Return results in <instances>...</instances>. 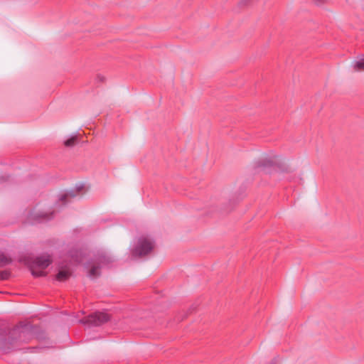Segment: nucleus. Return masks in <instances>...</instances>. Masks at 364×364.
<instances>
[{
  "instance_id": "6ab92c4d",
  "label": "nucleus",
  "mask_w": 364,
  "mask_h": 364,
  "mask_svg": "<svg viewBox=\"0 0 364 364\" xmlns=\"http://www.w3.org/2000/svg\"><path fill=\"white\" fill-rule=\"evenodd\" d=\"M271 364H277V361L276 359H274L272 362H271Z\"/></svg>"
},
{
  "instance_id": "f3484780",
  "label": "nucleus",
  "mask_w": 364,
  "mask_h": 364,
  "mask_svg": "<svg viewBox=\"0 0 364 364\" xmlns=\"http://www.w3.org/2000/svg\"><path fill=\"white\" fill-rule=\"evenodd\" d=\"M327 0H316V3L318 4L325 3Z\"/></svg>"
},
{
  "instance_id": "9d476101",
  "label": "nucleus",
  "mask_w": 364,
  "mask_h": 364,
  "mask_svg": "<svg viewBox=\"0 0 364 364\" xmlns=\"http://www.w3.org/2000/svg\"><path fill=\"white\" fill-rule=\"evenodd\" d=\"M352 69L354 72L364 71V58L353 62Z\"/></svg>"
},
{
  "instance_id": "39448f33",
  "label": "nucleus",
  "mask_w": 364,
  "mask_h": 364,
  "mask_svg": "<svg viewBox=\"0 0 364 364\" xmlns=\"http://www.w3.org/2000/svg\"><path fill=\"white\" fill-rule=\"evenodd\" d=\"M53 211L50 213H36L34 210H31L28 214L27 220L28 223L33 225L44 221H49L53 218Z\"/></svg>"
},
{
  "instance_id": "a211bd4d",
  "label": "nucleus",
  "mask_w": 364,
  "mask_h": 364,
  "mask_svg": "<svg viewBox=\"0 0 364 364\" xmlns=\"http://www.w3.org/2000/svg\"><path fill=\"white\" fill-rule=\"evenodd\" d=\"M37 348H38V347H31V348H28V350H29L31 352H33V350Z\"/></svg>"
},
{
  "instance_id": "6e6552de",
  "label": "nucleus",
  "mask_w": 364,
  "mask_h": 364,
  "mask_svg": "<svg viewBox=\"0 0 364 364\" xmlns=\"http://www.w3.org/2000/svg\"><path fill=\"white\" fill-rule=\"evenodd\" d=\"M70 274L71 272L68 269H60L56 274V279L60 282H64L70 277Z\"/></svg>"
},
{
  "instance_id": "dca6fc26",
  "label": "nucleus",
  "mask_w": 364,
  "mask_h": 364,
  "mask_svg": "<svg viewBox=\"0 0 364 364\" xmlns=\"http://www.w3.org/2000/svg\"><path fill=\"white\" fill-rule=\"evenodd\" d=\"M97 80L101 82H104L105 80V77L102 75H98Z\"/></svg>"
},
{
  "instance_id": "7ed1b4c3",
  "label": "nucleus",
  "mask_w": 364,
  "mask_h": 364,
  "mask_svg": "<svg viewBox=\"0 0 364 364\" xmlns=\"http://www.w3.org/2000/svg\"><path fill=\"white\" fill-rule=\"evenodd\" d=\"M110 318V315L105 312L95 311L81 318L79 322L89 326H100L109 321Z\"/></svg>"
},
{
  "instance_id": "ddd939ff",
  "label": "nucleus",
  "mask_w": 364,
  "mask_h": 364,
  "mask_svg": "<svg viewBox=\"0 0 364 364\" xmlns=\"http://www.w3.org/2000/svg\"><path fill=\"white\" fill-rule=\"evenodd\" d=\"M78 142V138L77 136H72L64 141V144L66 146L72 147Z\"/></svg>"
},
{
  "instance_id": "aec40b11",
  "label": "nucleus",
  "mask_w": 364,
  "mask_h": 364,
  "mask_svg": "<svg viewBox=\"0 0 364 364\" xmlns=\"http://www.w3.org/2000/svg\"><path fill=\"white\" fill-rule=\"evenodd\" d=\"M75 261H76L77 262H80V259H75Z\"/></svg>"
},
{
  "instance_id": "20e7f679",
  "label": "nucleus",
  "mask_w": 364,
  "mask_h": 364,
  "mask_svg": "<svg viewBox=\"0 0 364 364\" xmlns=\"http://www.w3.org/2000/svg\"><path fill=\"white\" fill-rule=\"evenodd\" d=\"M154 247V242L151 240L145 237L140 238L133 250V255L138 257L145 256L152 251Z\"/></svg>"
},
{
  "instance_id": "9b49d317",
  "label": "nucleus",
  "mask_w": 364,
  "mask_h": 364,
  "mask_svg": "<svg viewBox=\"0 0 364 364\" xmlns=\"http://www.w3.org/2000/svg\"><path fill=\"white\" fill-rule=\"evenodd\" d=\"M100 268L99 264L93 265L88 272V276L91 278H95L100 275Z\"/></svg>"
},
{
  "instance_id": "1a4fd4ad",
  "label": "nucleus",
  "mask_w": 364,
  "mask_h": 364,
  "mask_svg": "<svg viewBox=\"0 0 364 364\" xmlns=\"http://www.w3.org/2000/svg\"><path fill=\"white\" fill-rule=\"evenodd\" d=\"M97 262L99 264H103V265H108L112 264L114 262V259L112 257L105 255H100L97 257Z\"/></svg>"
},
{
  "instance_id": "423d86ee",
  "label": "nucleus",
  "mask_w": 364,
  "mask_h": 364,
  "mask_svg": "<svg viewBox=\"0 0 364 364\" xmlns=\"http://www.w3.org/2000/svg\"><path fill=\"white\" fill-rule=\"evenodd\" d=\"M83 189V185H80L76 187V190H70L66 191L64 194L60 196L59 200L61 201L63 205H66L70 202V199L75 198L82 190Z\"/></svg>"
},
{
  "instance_id": "4468645a",
  "label": "nucleus",
  "mask_w": 364,
  "mask_h": 364,
  "mask_svg": "<svg viewBox=\"0 0 364 364\" xmlns=\"http://www.w3.org/2000/svg\"><path fill=\"white\" fill-rule=\"evenodd\" d=\"M11 275L10 272L7 270L0 271V279L1 280H7Z\"/></svg>"
},
{
  "instance_id": "f257e3e1",
  "label": "nucleus",
  "mask_w": 364,
  "mask_h": 364,
  "mask_svg": "<svg viewBox=\"0 0 364 364\" xmlns=\"http://www.w3.org/2000/svg\"><path fill=\"white\" fill-rule=\"evenodd\" d=\"M33 338L43 340L45 332L40 326L21 323L13 328H0V350L9 353L20 343H28Z\"/></svg>"
},
{
  "instance_id": "f8f14e48",
  "label": "nucleus",
  "mask_w": 364,
  "mask_h": 364,
  "mask_svg": "<svg viewBox=\"0 0 364 364\" xmlns=\"http://www.w3.org/2000/svg\"><path fill=\"white\" fill-rule=\"evenodd\" d=\"M12 262V259L6 256L4 253H0V267H4Z\"/></svg>"
},
{
  "instance_id": "f03ea898",
  "label": "nucleus",
  "mask_w": 364,
  "mask_h": 364,
  "mask_svg": "<svg viewBox=\"0 0 364 364\" xmlns=\"http://www.w3.org/2000/svg\"><path fill=\"white\" fill-rule=\"evenodd\" d=\"M52 263L49 255L36 257L29 265L31 274L34 277H45L46 273L43 271Z\"/></svg>"
},
{
  "instance_id": "0eeeda50",
  "label": "nucleus",
  "mask_w": 364,
  "mask_h": 364,
  "mask_svg": "<svg viewBox=\"0 0 364 364\" xmlns=\"http://www.w3.org/2000/svg\"><path fill=\"white\" fill-rule=\"evenodd\" d=\"M274 165L275 161L268 158L259 159L255 162V168L262 171H267L269 168H273Z\"/></svg>"
},
{
  "instance_id": "2eb2a0df",
  "label": "nucleus",
  "mask_w": 364,
  "mask_h": 364,
  "mask_svg": "<svg viewBox=\"0 0 364 364\" xmlns=\"http://www.w3.org/2000/svg\"><path fill=\"white\" fill-rule=\"evenodd\" d=\"M9 175L1 176L0 178V182L6 181L9 180Z\"/></svg>"
}]
</instances>
